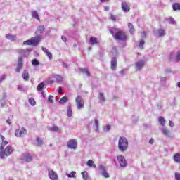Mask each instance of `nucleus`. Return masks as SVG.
Listing matches in <instances>:
<instances>
[{"label": "nucleus", "mask_w": 180, "mask_h": 180, "mask_svg": "<svg viewBox=\"0 0 180 180\" xmlns=\"http://www.w3.org/2000/svg\"><path fill=\"white\" fill-rule=\"evenodd\" d=\"M116 68H117V59L114 57L111 60V70L116 71Z\"/></svg>", "instance_id": "13"}, {"label": "nucleus", "mask_w": 180, "mask_h": 180, "mask_svg": "<svg viewBox=\"0 0 180 180\" xmlns=\"http://www.w3.org/2000/svg\"><path fill=\"white\" fill-rule=\"evenodd\" d=\"M6 78V76L5 75H3L0 78V82H2Z\"/></svg>", "instance_id": "48"}, {"label": "nucleus", "mask_w": 180, "mask_h": 180, "mask_svg": "<svg viewBox=\"0 0 180 180\" xmlns=\"http://www.w3.org/2000/svg\"><path fill=\"white\" fill-rule=\"evenodd\" d=\"M76 103L77 105V109H82L84 108V105L85 102L81 96H77L76 98Z\"/></svg>", "instance_id": "7"}, {"label": "nucleus", "mask_w": 180, "mask_h": 180, "mask_svg": "<svg viewBox=\"0 0 180 180\" xmlns=\"http://www.w3.org/2000/svg\"><path fill=\"white\" fill-rule=\"evenodd\" d=\"M99 43H100L99 40L98 39L97 37H90L89 44L91 46H95V44H99Z\"/></svg>", "instance_id": "15"}, {"label": "nucleus", "mask_w": 180, "mask_h": 180, "mask_svg": "<svg viewBox=\"0 0 180 180\" xmlns=\"http://www.w3.org/2000/svg\"><path fill=\"white\" fill-rule=\"evenodd\" d=\"M6 122L8 123V124H12V120L8 118V119L6 120Z\"/></svg>", "instance_id": "51"}, {"label": "nucleus", "mask_w": 180, "mask_h": 180, "mask_svg": "<svg viewBox=\"0 0 180 180\" xmlns=\"http://www.w3.org/2000/svg\"><path fill=\"white\" fill-rule=\"evenodd\" d=\"M109 130H110V125H107L105 129V131H109Z\"/></svg>", "instance_id": "49"}, {"label": "nucleus", "mask_w": 180, "mask_h": 180, "mask_svg": "<svg viewBox=\"0 0 180 180\" xmlns=\"http://www.w3.org/2000/svg\"><path fill=\"white\" fill-rule=\"evenodd\" d=\"M82 178H84L85 180H88V172L86 171L82 172Z\"/></svg>", "instance_id": "36"}, {"label": "nucleus", "mask_w": 180, "mask_h": 180, "mask_svg": "<svg viewBox=\"0 0 180 180\" xmlns=\"http://www.w3.org/2000/svg\"><path fill=\"white\" fill-rule=\"evenodd\" d=\"M49 177L50 178V179L52 180L58 179V175H57V173H56V172H54L53 170L49 171Z\"/></svg>", "instance_id": "12"}, {"label": "nucleus", "mask_w": 180, "mask_h": 180, "mask_svg": "<svg viewBox=\"0 0 180 180\" xmlns=\"http://www.w3.org/2000/svg\"><path fill=\"white\" fill-rule=\"evenodd\" d=\"M43 88H44V83H41L37 86V91H43Z\"/></svg>", "instance_id": "37"}, {"label": "nucleus", "mask_w": 180, "mask_h": 180, "mask_svg": "<svg viewBox=\"0 0 180 180\" xmlns=\"http://www.w3.org/2000/svg\"><path fill=\"white\" fill-rule=\"evenodd\" d=\"M80 71L82 72H83V74H86L87 75V77H91V73L89 72V71H88V69H86V68H81Z\"/></svg>", "instance_id": "25"}, {"label": "nucleus", "mask_w": 180, "mask_h": 180, "mask_svg": "<svg viewBox=\"0 0 180 180\" xmlns=\"http://www.w3.org/2000/svg\"><path fill=\"white\" fill-rule=\"evenodd\" d=\"M145 65H146V60H141L137 61L135 63V68L138 71H140V70H141V68H143V67H144Z\"/></svg>", "instance_id": "9"}, {"label": "nucleus", "mask_w": 180, "mask_h": 180, "mask_svg": "<svg viewBox=\"0 0 180 180\" xmlns=\"http://www.w3.org/2000/svg\"><path fill=\"white\" fill-rule=\"evenodd\" d=\"M22 161H25V162H30L33 161V156L29 153L24 154L23 157L21 158Z\"/></svg>", "instance_id": "10"}, {"label": "nucleus", "mask_w": 180, "mask_h": 180, "mask_svg": "<svg viewBox=\"0 0 180 180\" xmlns=\"http://www.w3.org/2000/svg\"><path fill=\"white\" fill-rule=\"evenodd\" d=\"M29 103L32 105V106H34L36 105V101L33 98H29Z\"/></svg>", "instance_id": "33"}, {"label": "nucleus", "mask_w": 180, "mask_h": 180, "mask_svg": "<svg viewBox=\"0 0 180 180\" xmlns=\"http://www.w3.org/2000/svg\"><path fill=\"white\" fill-rule=\"evenodd\" d=\"M42 51H44V53H45L46 56H47V57L49 58V60L53 59V54L51 53V52L49 51L46 48L42 47Z\"/></svg>", "instance_id": "17"}, {"label": "nucleus", "mask_w": 180, "mask_h": 180, "mask_svg": "<svg viewBox=\"0 0 180 180\" xmlns=\"http://www.w3.org/2000/svg\"><path fill=\"white\" fill-rule=\"evenodd\" d=\"M162 133L165 136H169V131L167 128L162 129Z\"/></svg>", "instance_id": "39"}, {"label": "nucleus", "mask_w": 180, "mask_h": 180, "mask_svg": "<svg viewBox=\"0 0 180 180\" xmlns=\"http://www.w3.org/2000/svg\"><path fill=\"white\" fill-rule=\"evenodd\" d=\"M172 57H174V54L172 53H170V60L171 58H172Z\"/></svg>", "instance_id": "58"}, {"label": "nucleus", "mask_w": 180, "mask_h": 180, "mask_svg": "<svg viewBox=\"0 0 180 180\" xmlns=\"http://www.w3.org/2000/svg\"><path fill=\"white\" fill-rule=\"evenodd\" d=\"M61 39H62L63 41H64L65 43L67 42V37H64V36H62V37H61Z\"/></svg>", "instance_id": "50"}, {"label": "nucleus", "mask_w": 180, "mask_h": 180, "mask_svg": "<svg viewBox=\"0 0 180 180\" xmlns=\"http://www.w3.org/2000/svg\"><path fill=\"white\" fill-rule=\"evenodd\" d=\"M99 169H101L102 172V175L104 176V178H109V174H108V172H106V170L105 169V167L102 165H101L99 167Z\"/></svg>", "instance_id": "18"}, {"label": "nucleus", "mask_w": 180, "mask_h": 180, "mask_svg": "<svg viewBox=\"0 0 180 180\" xmlns=\"http://www.w3.org/2000/svg\"><path fill=\"white\" fill-rule=\"evenodd\" d=\"M15 151V149L11 146H6L5 149H4V146H0V158H5V157H9V155H12Z\"/></svg>", "instance_id": "2"}, {"label": "nucleus", "mask_w": 180, "mask_h": 180, "mask_svg": "<svg viewBox=\"0 0 180 180\" xmlns=\"http://www.w3.org/2000/svg\"><path fill=\"white\" fill-rule=\"evenodd\" d=\"M144 43L143 39L141 40L139 44V47H140V49H144Z\"/></svg>", "instance_id": "38"}, {"label": "nucleus", "mask_w": 180, "mask_h": 180, "mask_svg": "<svg viewBox=\"0 0 180 180\" xmlns=\"http://www.w3.org/2000/svg\"><path fill=\"white\" fill-rule=\"evenodd\" d=\"M22 78H24L25 81H29V72L27 70H24Z\"/></svg>", "instance_id": "21"}, {"label": "nucleus", "mask_w": 180, "mask_h": 180, "mask_svg": "<svg viewBox=\"0 0 180 180\" xmlns=\"http://www.w3.org/2000/svg\"><path fill=\"white\" fill-rule=\"evenodd\" d=\"M44 30H46V27H44V25H41L38 27L37 30L35 33L37 36H41V34H42V33H44Z\"/></svg>", "instance_id": "14"}, {"label": "nucleus", "mask_w": 180, "mask_h": 180, "mask_svg": "<svg viewBox=\"0 0 180 180\" xmlns=\"http://www.w3.org/2000/svg\"><path fill=\"white\" fill-rule=\"evenodd\" d=\"M1 141H2V143H1L2 147H4V146L8 145V141H5V136H4L1 135Z\"/></svg>", "instance_id": "30"}, {"label": "nucleus", "mask_w": 180, "mask_h": 180, "mask_svg": "<svg viewBox=\"0 0 180 180\" xmlns=\"http://www.w3.org/2000/svg\"><path fill=\"white\" fill-rule=\"evenodd\" d=\"M110 19H111V20H112L113 22H116V15L113 14H110Z\"/></svg>", "instance_id": "43"}, {"label": "nucleus", "mask_w": 180, "mask_h": 180, "mask_svg": "<svg viewBox=\"0 0 180 180\" xmlns=\"http://www.w3.org/2000/svg\"><path fill=\"white\" fill-rule=\"evenodd\" d=\"M67 146H68V148L75 150L77 148V146H78L77 139H72L69 140V141L67 143Z\"/></svg>", "instance_id": "6"}, {"label": "nucleus", "mask_w": 180, "mask_h": 180, "mask_svg": "<svg viewBox=\"0 0 180 180\" xmlns=\"http://www.w3.org/2000/svg\"><path fill=\"white\" fill-rule=\"evenodd\" d=\"M54 96H49L48 101L50 102V103H53L54 101Z\"/></svg>", "instance_id": "42"}, {"label": "nucleus", "mask_w": 180, "mask_h": 180, "mask_svg": "<svg viewBox=\"0 0 180 180\" xmlns=\"http://www.w3.org/2000/svg\"><path fill=\"white\" fill-rule=\"evenodd\" d=\"M143 36H144L146 37V32H143Z\"/></svg>", "instance_id": "60"}, {"label": "nucleus", "mask_w": 180, "mask_h": 180, "mask_svg": "<svg viewBox=\"0 0 180 180\" xmlns=\"http://www.w3.org/2000/svg\"><path fill=\"white\" fill-rule=\"evenodd\" d=\"M23 68V58L22 57L18 58V66L15 69L16 72H20V70Z\"/></svg>", "instance_id": "11"}, {"label": "nucleus", "mask_w": 180, "mask_h": 180, "mask_svg": "<svg viewBox=\"0 0 180 180\" xmlns=\"http://www.w3.org/2000/svg\"><path fill=\"white\" fill-rule=\"evenodd\" d=\"M36 141L38 143V146H43V141L39 137H37Z\"/></svg>", "instance_id": "41"}, {"label": "nucleus", "mask_w": 180, "mask_h": 180, "mask_svg": "<svg viewBox=\"0 0 180 180\" xmlns=\"http://www.w3.org/2000/svg\"><path fill=\"white\" fill-rule=\"evenodd\" d=\"M113 161H114V162H116V160H115V159H114V160H113Z\"/></svg>", "instance_id": "64"}, {"label": "nucleus", "mask_w": 180, "mask_h": 180, "mask_svg": "<svg viewBox=\"0 0 180 180\" xmlns=\"http://www.w3.org/2000/svg\"><path fill=\"white\" fill-rule=\"evenodd\" d=\"M129 147V141L126 137H120L118 141V148L120 151H126Z\"/></svg>", "instance_id": "3"}, {"label": "nucleus", "mask_w": 180, "mask_h": 180, "mask_svg": "<svg viewBox=\"0 0 180 180\" xmlns=\"http://www.w3.org/2000/svg\"><path fill=\"white\" fill-rule=\"evenodd\" d=\"M58 94L59 95L63 94V88H62V87H59V89H58Z\"/></svg>", "instance_id": "47"}, {"label": "nucleus", "mask_w": 180, "mask_h": 180, "mask_svg": "<svg viewBox=\"0 0 180 180\" xmlns=\"http://www.w3.org/2000/svg\"><path fill=\"white\" fill-rule=\"evenodd\" d=\"M176 61H180V51L177 52V55L176 56Z\"/></svg>", "instance_id": "45"}, {"label": "nucleus", "mask_w": 180, "mask_h": 180, "mask_svg": "<svg viewBox=\"0 0 180 180\" xmlns=\"http://www.w3.org/2000/svg\"><path fill=\"white\" fill-rule=\"evenodd\" d=\"M120 74H123V70L120 71Z\"/></svg>", "instance_id": "62"}, {"label": "nucleus", "mask_w": 180, "mask_h": 180, "mask_svg": "<svg viewBox=\"0 0 180 180\" xmlns=\"http://www.w3.org/2000/svg\"><path fill=\"white\" fill-rule=\"evenodd\" d=\"M68 117H71L72 116V110H71V107H68Z\"/></svg>", "instance_id": "35"}, {"label": "nucleus", "mask_w": 180, "mask_h": 180, "mask_svg": "<svg viewBox=\"0 0 180 180\" xmlns=\"http://www.w3.org/2000/svg\"><path fill=\"white\" fill-rule=\"evenodd\" d=\"M67 101H68V98L67 96H63L62 98L60 99L59 103H65Z\"/></svg>", "instance_id": "34"}, {"label": "nucleus", "mask_w": 180, "mask_h": 180, "mask_svg": "<svg viewBox=\"0 0 180 180\" xmlns=\"http://www.w3.org/2000/svg\"><path fill=\"white\" fill-rule=\"evenodd\" d=\"M109 32L115 40H120L121 41H126L127 40V34L123 30H117V28L112 27L109 30Z\"/></svg>", "instance_id": "1"}, {"label": "nucleus", "mask_w": 180, "mask_h": 180, "mask_svg": "<svg viewBox=\"0 0 180 180\" xmlns=\"http://www.w3.org/2000/svg\"><path fill=\"white\" fill-rule=\"evenodd\" d=\"M91 49H92V48L89 47V50H91Z\"/></svg>", "instance_id": "63"}, {"label": "nucleus", "mask_w": 180, "mask_h": 180, "mask_svg": "<svg viewBox=\"0 0 180 180\" xmlns=\"http://www.w3.org/2000/svg\"><path fill=\"white\" fill-rule=\"evenodd\" d=\"M64 67H68V65L67 64H63Z\"/></svg>", "instance_id": "61"}, {"label": "nucleus", "mask_w": 180, "mask_h": 180, "mask_svg": "<svg viewBox=\"0 0 180 180\" xmlns=\"http://www.w3.org/2000/svg\"><path fill=\"white\" fill-rule=\"evenodd\" d=\"M32 18L37 19V20H40V18L39 17V13H37V11H32Z\"/></svg>", "instance_id": "24"}, {"label": "nucleus", "mask_w": 180, "mask_h": 180, "mask_svg": "<svg viewBox=\"0 0 180 180\" xmlns=\"http://www.w3.org/2000/svg\"><path fill=\"white\" fill-rule=\"evenodd\" d=\"M175 178L176 180H180V174L179 173H175Z\"/></svg>", "instance_id": "46"}, {"label": "nucleus", "mask_w": 180, "mask_h": 180, "mask_svg": "<svg viewBox=\"0 0 180 180\" xmlns=\"http://www.w3.org/2000/svg\"><path fill=\"white\" fill-rule=\"evenodd\" d=\"M32 65H39L40 63L39 62V60H37V59H34L32 61Z\"/></svg>", "instance_id": "40"}, {"label": "nucleus", "mask_w": 180, "mask_h": 180, "mask_svg": "<svg viewBox=\"0 0 180 180\" xmlns=\"http://www.w3.org/2000/svg\"><path fill=\"white\" fill-rule=\"evenodd\" d=\"M18 91H22V89H23V87H22V86H18Z\"/></svg>", "instance_id": "56"}, {"label": "nucleus", "mask_w": 180, "mask_h": 180, "mask_svg": "<svg viewBox=\"0 0 180 180\" xmlns=\"http://www.w3.org/2000/svg\"><path fill=\"white\" fill-rule=\"evenodd\" d=\"M98 98L101 102H105V99L103 93H99Z\"/></svg>", "instance_id": "31"}, {"label": "nucleus", "mask_w": 180, "mask_h": 180, "mask_svg": "<svg viewBox=\"0 0 180 180\" xmlns=\"http://www.w3.org/2000/svg\"><path fill=\"white\" fill-rule=\"evenodd\" d=\"M169 126H170L171 127H173V126H174V122L172 121H169Z\"/></svg>", "instance_id": "52"}, {"label": "nucleus", "mask_w": 180, "mask_h": 180, "mask_svg": "<svg viewBox=\"0 0 180 180\" xmlns=\"http://www.w3.org/2000/svg\"><path fill=\"white\" fill-rule=\"evenodd\" d=\"M174 161L175 162H177L178 164H180V154L179 153H175L174 155Z\"/></svg>", "instance_id": "22"}, {"label": "nucleus", "mask_w": 180, "mask_h": 180, "mask_svg": "<svg viewBox=\"0 0 180 180\" xmlns=\"http://www.w3.org/2000/svg\"><path fill=\"white\" fill-rule=\"evenodd\" d=\"M49 130H50V131H58V127L53 125L52 127L49 128Z\"/></svg>", "instance_id": "32"}, {"label": "nucleus", "mask_w": 180, "mask_h": 180, "mask_svg": "<svg viewBox=\"0 0 180 180\" xmlns=\"http://www.w3.org/2000/svg\"><path fill=\"white\" fill-rule=\"evenodd\" d=\"M104 9H105V11H109V7L106 6V7L104 8Z\"/></svg>", "instance_id": "57"}, {"label": "nucleus", "mask_w": 180, "mask_h": 180, "mask_svg": "<svg viewBox=\"0 0 180 180\" xmlns=\"http://www.w3.org/2000/svg\"><path fill=\"white\" fill-rule=\"evenodd\" d=\"M122 8L124 11V12H129L130 11V5L126 2L122 3Z\"/></svg>", "instance_id": "16"}, {"label": "nucleus", "mask_w": 180, "mask_h": 180, "mask_svg": "<svg viewBox=\"0 0 180 180\" xmlns=\"http://www.w3.org/2000/svg\"><path fill=\"white\" fill-rule=\"evenodd\" d=\"M27 133V131H26V129L25 128H19L18 129H17L15 132V136H16V137H25V136H26V134Z\"/></svg>", "instance_id": "5"}, {"label": "nucleus", "mask_w": 180, "mask_h": 180, "mask_svg": "<svg viewBox=\"0 0 180 180\" xmlns=\"http://www.w3.org/2000/svg\"><path fill=\"white\" fill-rule=\"evenodd\" d=\"M158 33L159 34V37H162V36H165V30L162 29H159L158 30Z\"/></svg>", "instance_id": "29"}, {"label": "nucleus", "mask_w": 180, "mask_h": 180, "mask_svg": "<svg viewBox=\"0 0 180 180\" xmlns=\"http://www.w3.org/2000/svg\"><path fill=\"white\" fill-rule=\"evenodd\" d=\"M149 143L154 144V139H151L149 140Z\"/></svg>", "instance_id": "54"}, {"label": "nucleus", "mask_w": 180, "mask_h": 180, "mask_svg": "<svg viewBox=\"0 0 180 180\" xmlns=\"http://www.w3.org/2000/svg\"><path fill=\"white\" fill-rule=\"evenodd\" d=\"M172 8L174 11H180V4L179 3H174L172 5Z\"/></svg>", "instance_id": "23"}, {"label": "nucleus", "mask_w": 180, "mask_h": 180, "mask_svg": "<svg viewBox=\"0 0 180 180\" xmlns=\"http://www.w3.org/2000/svg\"><path fill=\"white\" fill-rule=\"evenodd\" d=\"M117 160L120 162V167H122V168H124V167L127 166V162H126V158H124V156L123 155L117 156Z\"/></svg>", "instance_id": "8"}, {"label": "nucleus", "mask_w": 180, "mask_h": 180, "mask_svg": "<svg viewBox=\"0 0 180 180\" xmlns=\"http://www.w3.org/2000/svg\"><path fill=\"white\" fill-rule=\"evenodd\" d=\"M128 27H129V33L131 34H133V33L136 32V29H134V26L131 22L128 23Z\"/></svg>", "instance_id": "20"}, {"label": "nucleus", "mask_w": 180, "mask_h": 180, "mask_svg": "<svg viewBox=\"0 0 180 180\" xmlns=\"http://www.w3.org/2000/svg\"><path fill=\"white\" fill-rule=\"evenodd\" d=\"M158 120L161 126H165V119L164 117H159Z\"/></svg>", "instance_id": "26"}, {"label": "nucleus", "mask_w": 180, "mask_h": 180, "mask_svg": "<svg viewBox=\"0 0 180 180\" xmlns=\"http://www.w3.org/2000/svg\"><path fill=\"white\" fill-rule=\"evenodd\" d=\"M68 178H77V173L75 172H71L70 174L67 173Z\"/></svg>", "instance_id": "28"}, {"label": "nucleus", "mask_w": 180, "mask_h": 180, "mask_svg": "<svg viewBox=\"0 0 180 180\" xmlns=\"http://www.w3.org/2000/svg\"><path fill=\"white\" fill-rule=\"evenodd\" d=\"M6 37L8 40H11V41H15V40H16V35H13L12 34H6Z\"/></svg>", "instance_id": "19"}, {"label": "nucleus", "mask_w": 180, "mask_h": 180, "mask_svg": "<svg viewBox=\"0 0 180 180\" xmlns=\"http://www.w3.org/2000/svg\"><path fill=\"white\" fill-rule=\"evenodd\" d=\"M95 124H96V127H98L99 126V122L98 121V120H95Z\"/></svg>", "instance_id": "53"}, {"label": "nucleus", "mask_w": 180, "mask_h": 180, "mask_svg": "<svg viewBox=\"0 0 180 180\" xmlns=\"http://www.w3.org/2000/svg\"><path fill=\"white\" fill-rule=\"evenodd\" d=\"M40 40H41V36L38 35L36 37H32L30 39L24 41V44L27 46H37L40 43Z\"/></svg>", "instance_id": "4"}, {"label": "nucleus", "mask_w": 180, "mask_h": 180, "mask_svg": "<svg viewBox=\"0 0 180 180\" xmlns=\"http://www.w3.org/2000/svg\"><path fill=\"white\" fill-rule=\"evenodd\" d=\"M87 165L91 168H96V165H95L93 160H88Z\"/></svg>", "instance_id": "27"}, {"label": "nucleus", "mask_w": 180, "mask_h": 180, "mask_svg": "<svg viewBox=\"0 0 180 180\" xmlns=\"http://www.w3.org/2000/svg\"><path fill=\"white\" fill-rule=\"evenodd\" d=\"M177 86H178V88H180V82H179L177 83Z\"/></svg>", "instance_id": "59"}, {"label": "nucleus", "mask_w": 180, "mask_h": 180, "mask_svg": "<svg viewBox=\"0 0 180 180\" xmlns=\"http://www.w3.org/2000/svg\"><path fill=\"white\" fill-rule=\"evenodd\" d=\"M102 3L109 2V0H100Z\"/></svg>", "instance_id": "55"}, {"label": "nucleus", "mask_w": 180, "mask_h": 180, "mask_svg": "<svg viewBox=\"0 0 180 180\" xmlns=\"http://www.w3.org/2000/svg\"><path fill=\"white\" fill-rule=\"evenodd\" d=\"M169 22H170L172 25H175V20H174V18L170 17L169 18Z\"/></svg>", "instance_id": "44"}]
</instances>
